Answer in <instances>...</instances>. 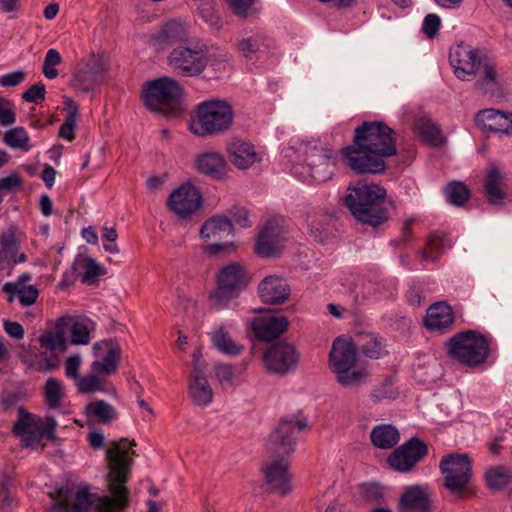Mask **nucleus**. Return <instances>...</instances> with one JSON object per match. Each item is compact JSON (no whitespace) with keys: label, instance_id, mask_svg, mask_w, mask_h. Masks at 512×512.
I'll return each instance as SVG.
<instances>
[{"label":"nucleus","instance_id":"36","mask_svg":"<svg viewBox=\"0 0 512 512\" xmlns=\"http://www.w3.org/2000/svg\"><path fill=\"white\" fill-rule=\"evenodd\" d=\"M211 340L220 352L229 356L239 355L243 350L241 345L232 340L224 325L215 328L211 332Z\"/></svg>","mask_w":512,"mask_h":512},{"label":"nucleus","instance_id":"18","mask_svg":"<svg viewBox=\"0 0 512 512\" xmlns=\"http://www.w3.org/2000/svg\"><path fill=\"white\" fill-rule=\"evenodd\" d=\"M283 229L277 219L268 220L259 231L255 242V252L260 257L276 255L282 246Z\"/></svg>","mask_w":512,"mask_h":512},{"label":"nucleus","instance_id":"1","mask_svg":"<svg viewBox=\"0 0 512 512\" xmlns=\"http://www.w3.org/2000/svg\"><path fill=\"white\" fill-rule=\"evenodd\" d=\"M136 446L134 440L121 438L110 442L106 450L109 473L107 474L108 489L113 496L91 493L88 486L79 488L76 492L68 487H61L50 497L56 502L50 507V512H114V508L123 509L129 504V491L125 484L129 480L131 465Z\"/></svg>","mask_w":512,"mask_h":512},{"label":"nucleus","instance_id":"44","mask_svg":"<svg viewBox=\"0 0 512 512\" xmlns=\"http://www.w3.org/2000/svg\"><path fill=\"white\" fill-rule=\"evenodd\" d=\"M65 104L68 106L69 112L65 117L64 123L59 128V136L67 141H73L75 138L74 130L79 107L71 99L65 101Z\"/></svg>","mask_w":512,"mask_h":512},{"label":"nucleus","instance_id":"47","mask_svg":"<svg viewBox=\"0 0 512 512\" xmlns=\"http://www.w3.org/2000/svg\"><path fill=\"white\" fill-rule=\"evenodd\" d=\"M102 81L91 72V70L86 69L85 67L74 74L73 83L75 88L83 91L89 92L94 89V87L100 84Z\"/></svg>","mask_w":512,"mask_h":512},{"label":"nucleus","instance_id":"45","mask_svg":"<svg viewBox=\"0 0 512 512\" xmlns=\"http://www.w3.org/2000/svg\"><path fill=\"white\" fill-rule=\"evenodd\" d=\"M86 412L102 423H108L116 416L114 407L104 400H96L89 403L86 407Z\"/></svg>","mask_w":512,"mask_h":512},{"label":"nucleus","instance_id":"49","mask_svg":"<svg viewBox=\"0 0 512 512\" xmlns=\"http://www.w3.org/2000/svg\"><path fill=\"white\" fill-rule=\"evenodd\" d=\"M90 341L89 327L84 322H75L71 328V342L75 345H86Z\"/></svg>","mask_w":512,"mask_h":512},{"label":"nucleus","instance_id":"54","mask_svg":"<svg viewBox=\"0 0 512 512\" xmlns=\"http://www.w3.org/2000/svg\"><path fill=\"white\" fill-rule=\"evenodd\" d=\"M85 271L82 276L83 283H91L101 275L102 267L92 258H87L84 265Z\"/></svg>","mask_w":512,"mask_h":512},{"label":"nucleus","instance_id":"4","mask_svg":"<svg viewBox=\"0 0 512 512\" xmlns=\"http://www.w3.org/2000/svg\"><path fill=\"white\" fill-rule=\"evenodd\" d=\"M386 190L376 184H362L350 188L344 202L353 217L362 224L376 228L388 218Z\"/></svg>","mask_w":512,"mask_h":512},{"label":"nucleus","instance_id":"24","mask_svg":"<svg viewBox=\"0 0 512 512\" xmlns=\"http://www.w3.org/2000/svg\"><path fill=\"white\" fill-rule=\"evenodd\" d=\"M288 328V320L285 316L265 315L255 318L252 330L255 337L261 341H272L283 334Z\"/></svg>","mask_w":512,"mask_h":512},{"label":"nucleus","instance_id":"39","mask_svg":"<svg viewBox=\"0 0 512 512\" xmlns=\"http://www.w3.org/2000/svg\"><path fill=\"white\" fill-rule=\"evenodd\" d=\"M60 321L55 331H45L39 336V344L48 351H64L66 349L65 332L60 329Z\"/></svg>","mask_w":512,"mask_h":512},{"label":"nucleus","instance_id":"5","mask_svg":"<svg viewBox=\"0 0 512 512\" xmlns=\"http://www.w3.org/2000/svg\"><path fill=\"white\" fill-rule=\"evenodd\" d=\"M443 477L442 486L454 500H464L476 494L473 483L472 463L465 453L444 455L439 462Z\"/></svg>","mask_w":512,"mask_h":512},{"label":"nucleus","instance_id":"64","mask_svg":"<svg viewBox=\"0 0 512 512\" xmlns=\"http://www.w3.org/2000/svg\"><path fill=\"white\" fill-rule=\"evenodd\" d=\"M14 484V479L10 471L4 470L0 473V494L9 492L10 487Z\"/></svg>","mask_w":512,"mask_h":512},{"label":"nucleus","instance_id":"60","mask_svg":"<svg viewBox=\"0 0 512 512\" xmlns=\"http://www.w3.org/2000/svg\"><path fill=\"white\" fill-rule=\"evenodd\" d=\"M81 358L79 355L70 356L65 363V374L68 378L79 379Z\"/></svg>","mask_w":512,"mask_h":512},{"label":"nucleus","instance_id":"42","mask_svg":"<svg viewBox=\"0 0 512 512\" xmlns=\"http://www.w3.org/2000/svg\"><path fill=\"white\" fill-rule=\"evenodd\" d=\"M43 395L50 409L60 408L64 397L61 382L56 378H49L43 387Z\"/></svg>","mask_w":512,"mask_h":512},{"label":"nucleus","instance_id":"61","mask_svg":"<svg viewBox=\"0 0 512 512\" xmlns=\"http://www.w3.org/2000/svg\"><path fill=\"white\" fill-rule=\"evenodd\" d=\"M233 221L241 226L242 228H248L252 226V221L249 219V212L244 207H236L232 213Z\"/></svg>","mask_w":512,"mask_h":512},{"label":"nucleus","instance_id":"26","mask_svg":"<svg viewBox=\"0 0 512 512\" xmlns=\"http://www.w3.org/2000/svg\"><path fill=\"white\" fill-rule=\"evenodd\" d=\"M477 74L476 85L479 90L490 96H500L502 94L496 65L487 55L481 59L477 68Z\"/></svg>","mask_w":512,"mask_h":512},{"label":"nucleus","instance_id":"34","mask_svg":"<svg viewBox=\"0 0 512 512\" xmlns=\"http://www.w3.org/2000/svg\"><path fill=\"white\" fill-rule=\"evenodd\" d=\"M196 166L200 173L219 178L226 167V160L219 153L208 152L197 158Z\"/></svg>","mask_w":512,"mask_h":512},{"label":"nucleus","instance_id":"46","mask_svg":"<svg viewBox=\"0 0 512 512\" xmlns=\"http://www.w3.org/2000/svg\"><path fill=\"white\" fill-rule=\"evenodd\" d=\"M236 46L242 56L252 58L263 46V37L260 34L243 37L237 41Z\"/></svg>","mask_w":512,"mask_h":512},{"label":"nucleus","instance_id":"63","mask_svg":"<svg viewBox=\"0 0 512 512\" xmlns=\"http://www.w3.org/2000/svg\"><path fill=\"white\" fill-rule=\"evenodd\" d=\"M4 330L10 337L17 340H21L25 333L23 326L15 321H5Z\"/></svg>","mask_w":512,"mask_h":512},{"label":"nucleus","instance_id":"22","mask_svg":"<svg viewBox=\"0 0 512 512\" xmlns=\"http://www.w3.org/2000/svg\"><path fill=\"white\" fill-rule=\"evenodd\" d=\"M431 498L428 488L411 485L404 489L398 501L399 512H430Z\"/></svg>","mask_w":512,"mask_h":512},{"label":"nucleus","instance_id":"52","mask_svg":"<svg viewBox=\"0 0 512 512\" xmlns=\"http://www.w3.org/2000/svg\"><path fill=\"white\" fill-rule=\"evenodd\" d=\"M440 25V17L437 14L430 13L424 18L422 31L428 38L433 39L438 35Z\"/></svg>","mask_w":512,"mask_h":512},{"label":"nucleus","instance_id":"58","mask_svg":"<svg viewBox=\"0 0 512 512\" xmlns=\"http://www.w3.org/2000/svg\"><path fill=\"white\" fill-rule=\"evenodd\" d=\"M59 366V359L56 355L41 358L36 361L35 369L39 372L47 373L56 370Z\"/></svg>","mask_w":512,"mask_h":512},{"label":"nucleus","instance_id":"13","mask_svg":"<svg viewBox=\"0 0 512 512\" xmlns=\"http://www.w3.org/2000/svg\"><path fill=\"white\" fill-rule=\"evenodd\" d=\"M300 149L305 155L304 162L311 179L316 183L330 180L337 163V152L319 142L302 143Z\"/></svg>","mask_w":512,"mask_h":512},{"label":"nucleus","instance_id":"11","mask_svg":"<svg viewBox=\"0 0 512 512\" xmlns=\"http://www.w3.org/2000/svg\"><path fill=\"white\" fill-rule=\"evenodd\" d=\"M248 284L249 276L245 266L237 262L229 263L219 270L217 286L210 298L217 309H222L237 298Z\"/></svg>","mask_w":512,"mask_h":512},{"label":"nucleus","instance_id":"53","mask_svg":"<svg viewBox=\"0 0 512 512\" xmlns=\"http://www.w3.org/2000/svg\"><path fill=\"white\" fill-rule=\"evenodd\" d=\"M46 89L42 83L33 84L22 94V99L29 103H39L45 99Z\"/></svg>","mask_w":512,"mask_h":512},{"label":"nucleus","instance_id":"14","mask_svg":"<svg viewBox=\"0 0 512 512\" xmlns=\"http://www.w3.org/2000/svg\"><path fill=\"white\" fill-rule=\"evenodd\" d=\"M484 57L485 54L480 50L463 42L453 45L449 51L450 65L455 76L462 81L476 77L477 68Z\"/></svg>","mask_w":512,"mask_h":512},{"label":"nucleus","instance_id":"59","mask_svg":"<svg viewBox=\"0 0 512 512\" xmlns=\"http://www.w3.org/2000/svg\"><path fill=\"white\" fill-rule=\"evenodd\" d=\"M25 72L15 71L0 76V85L3 87H15L19 85L25 79Z\"/></svg>","mask_w":512,"mask_h":512},{"label":"nucleus","instance_id":"8","mask_svg":"<svg viewBox=\"0 0 512 512\" xmlns=\"http://www.w3.org/2000/svg\"><path fill=\"white\" fill-rule=\"evenodd\" d=\"M448 355L468 367L483 364L490 354V341L474 330L455 334L446 343Z\"/></svg>","mask_w":512,"mask_h":512},{"label":"nucleus","instance_id":"62","mask_svg":"<svg viewBox=\"0 0 512 512\" xmlns=\"http://www.w3.org/2000/svg\"><path fill=\"white\" fill-rule=\"evenodd\" d=\"M85 68L91 70V72L96 76V78H99L101 81L103 80V75L105 73L106 67L101 58L93 56L89 59V61L85 65Z\"/></svg>","mask_w":512,"mask_h":512},{"label":"nucleus","instance_id":"23","mask_svg":"<svg viewBox=\"0 0 512 512\" xmlns=\"http://www.w3.org/2000/svg\"><path fill=\"white\" fill-rule=\"evenodd\" d=\"M258 293L264 303L277 305L289 298L291 289L283 277L269 275L259 283Z\"/></svg>","mask_w":512,"mask_h":512},{"label":"nucleus","instance_id":"38","mask_svg":"<svg viewBox=\"0 0 512 512\" xmlns=\"http://www.w3.org/2000/svg\"><path fill=\"white\" fill-rule=\"evenodd\" d=\"M3 292L11 296L17 295L19 302L23 306L34 304L38 298V289L33 285L20 286L18 283L7 282L3 286Z\"/></svg>","mask_w":512,"mask_h":512},{"label":"nucleus","instance_id":"12","mask_svg":"<svg viewBox=\"0 0 512 512\" xmlns=\"http://www.w3.org/2000/svg\"><path fill=\"white\" fill-rule=\"evenodd\" d=\"M207 45L197 42L193 45H178L173 48L168 57L169 67L183 77L199 76L208 65Z\"/></svg>","mask_w":512,"mask_h":512},{"label":"nucleus","instance_id":"56","mask_svg":"<svg viewBox=\"0 0 512 512\" xmlns=\"http://www.w3.org/2000/svg\"><path fill=\"white\" fill-rule=\"evenodd\" d=\"M232 12L240 17H246L255 0H226Z\"/></svg>","mask_w":512,"mask_h":512},{"label":"nucleus","instance_id":"21","mask_svg":"<svg viewBox=\"0 0 512 512\" xmlns=\"http://www.w3.org/2000/svg\"><path fill=\"white\" fill-rule=\"evenodd\" d=\"M19 250L20 243L17 239L16 228L9 227L0 234V270L26 262V254Z\"/></svg>","mask_w":512,"mask_h":512},{"label":"nucleus","instance_id":"2","mask_svg":"<svg viewBox=\"0 0 512 512\" xmlns=\"http://www.w3.org/2000/svg\"><path fill=\"white\" fill-rule=\"evenodd\" d=\"M396 153L395 131L380 121H365L356 127L352 143L340 150L345 165L356 174L384 172L385 159Z\"/></svg>","mask_w":512,"mask_h":512},{"label":"nucleus","instance_id":"6","mask_svg":"<svg viewBox=\"0 0 512 512\" xmlns=\"http://www.w3.org/2000/svg\"><path fill=\"white\" fill-rule=\"evenodd\" d=\"M357 347L353 339L337 337L329 353V367L343 387H354L365 381L368 372L364 368L354 369L357 362Z\"/></svg>","mask_w":512,"mask_h":512},{"label":"nucleus","instance_id":"28","mask_svg":"<svg viewBox=\"0 0 512 512\" xmlns=\"http://www.w3.org/2000/svg\"><path fill=\"white\" fill-rule=\"evenodd\" d=\"M453 322L454 313L452 308L444 302L431 305L424 319L425 327L433 332H444L452 326Z\"/></svg>","mask_w":512,"mask_h":512},{"label":"nucleus","instance_id":"41","mask_svg":"<svg viewBox=\"0 0 512 512\" xmlns=\"http://www.w3.org/2000/svg\"><path fill=\"white\" fill-rule=\"evenodd\" d=\"M447 201L455 206H463L470 198V189L463 182L452 181L444 188Z\"/></svg>","mask_w":512,"mask_h":512},{"label":"nucleus","instance_id":"16","mask_svg":"<svg viewBox=\"0 0 512 512\" xmlns=\"http://www.w3.org/2000/svg\"><path fill=\"white\" fill-rule=\"evenodd\" d=\"M263 360L268 371L283 376L296 369L299 353L293 345L281 341L266 349Z\"/></svg>","mask_w":512,"mask_h":512},{"label":"nucleus","instance_id":"55","mask_svg":"<svg viewBox=\"0 0 512 512\" xmlns=\"http://www.w3.org/2000/svg\"><path fill=\"white\" fill-rule=\"evenodd\" d=\"M21 185L22 180L17 174H11L0 178V195L3 197L5 193L13 192L19 189Z\"/></svg>","mask_w":512,"mask_h":512},{"label":"nucleus","instance_id":"27","mask_svg":"<svg viewBox=\"0 0 512 512\" xmlns=\"http://www.w3.org/2000/svg\"><path fill=\"white\" fill-rule=\"evenodd\" d=\"M230 162L238 169H248L261 158L255 147L243 140H233L227 148Z\"/></svg>","mask_w":512,"mask_h":512},{"label":"nucleus","instance_id":"31","mask_svg":"<svg viewBox=\"0 0 512 512\" xmlns=\"http://www.w3.org/2000/svg\"><path fill=\"white\" fill-rule=\"evenodd\" d=\"M370 440L379 449H391L399 443L400 433L391 424H380L371 430Z\"/></svg>","mask_w":512,"mask_h":512},{"label":"nucleus","instance_id":"50","mask_svg":"<svg viewBox=\"0 0 512 512\" xmlns=\"http://www.w3.org/2000/svg\"><path fill=\"white\" fill-rule=\"evenodd\" d=\"M77 388L80 393L86 394L102 390V384L97 375L90 374L78 379Z\"/></svg>","mask_w":512,"mask_h":512},{"label":"nucleus","instance_id":"35","mask_svg":"<svg viewBox=\"0 0 512 512\" xmlns=\"http://www.w3.org/2000/svg\"><path fill=\"white\" fill-rule=\"evenodd\" d=\"M484 479L488 488L503 490L512 483V468L507 466H494L486 470Z\"/></svg>","mask_w":512,"mask_h":512},{"label":"nucleus","instance_id":"57","mask_svg":"<svg viewBox=\"0 0 512 512\" xmlns=\"http://www.w3.org/2000/svg\"><path fill=\"white\" fill-rule=\"evenodd\" d=\"M214 373L220 383H230L234 378V369L228 364L215 365Z\"/></svg>","mask_w":512,"mask_h":512},{"label":"nucleus","instance_id":"40","mask_svg":"<svg viewBox=\"0 0 512 512\" xmlns=\"http://www.w3.org/2000/svg\"><path fill=\"white\" fill-rule=\"evenodd\" d=\"M3 142L13 149L28 152L31 149L30 137L23 127L7 130L3 135Z\"/></svg>","mask_w":512,"mask_h":512},{"label":"nucleus","instance_id":"48","mask_svg":"<svg viewBox=\"0 0 512 512\" xmlns=\"http://www.w3.org/2000/svg\"><path fill=\"white\" fill-rule=\"evenodd\" d=\"M199 12L203 20L212 28L220 29L221 21L220 17L215 10L214 3L207 1L201 4Z\"/></svg>","mask_w":512,"mask_h":512},{"label":"nucleus","instance_id":"37","mask_svg":"<svg viewBox=\"0 0 512 512\" xmlns=\"http://www.w3.org/2000/svg\"><path fill=\"white\" fill-rule=\"evenodd\" d=\"M451 247L450 239L446 235L433 233L428 238L426 247L420 252L425 261H436L439 256Z\"/></svg>","mask_w":512,"mask_h":512},{"label":"nucleus","instance_id":"7","mask_svg":"<svg viewBox=\"0 0 512 512\" xmlns=\"http://www.w3.org/2000/svg\"><path fill=\"white\" fill-rule=\"evenodd\" d=\"M183 92L177 80L164 76L147 81L143 85L141 98L150 111L174 115L181 111Z\"/></svg>","mask_w":512,"mask_h":512},{"label":"nucleus","instance_id":"30","mask_svg":"<svg viewBox=\"0 0 512 512\" xmlns=\"http://www.w3.org/2000/svg\"><path fill=\"white\" fill-rule=\"evenodd\" d=\"M353 340L357 349L366 357L379 359L387 353L383 339L375 333L360 332Z\"/></svg>","mask_w":512,"mask_h":512},{"label":"nucleus","instance_id":"20","mask_svg":"<svg viewBox=\"0 0 512 512\" xmlns=\"http://www.w3.org/2000/svg\"><path fill=\"white\" fill-rule=\"evenodd\" d=\"M475 123L483 132L512 135V113L483 109L476 114Z\"/></svg>","mask_w":512,"mask_h":512},{"label":"nucleus","instance_id":"51","mask_svg":"<svg viewBox=\"0 0 512 512\" xmlns=\"http://www.w3.org/2000/svg\"><path fill=\"white\" fill-rule=\"evenodd\" d=\"M16 122L14 105L4 97H0V125L11 126Z\"/></svg>","mask_w":512,"mask_h":512},{"label":"nucleus","instance_id":"25","mask_svg":"<svg viewBox=\"0 0 512 512\" xmlns=\"http://www.w3.org/2000/svg\"><path fill=\"white\" fill-rule=\"evenodd\" d=\"M188 38V26L179 20L172 19L166 22L159 32L152 34L151 43L159 49L176 43L185 42Z\"/></svg>","mask_w":512,"mask_h":512},{"label":"nucleus","instance_id":"33","mask_svg":"<svg viewBox=\"0 0 512 512\" xmlns=\"http://www.w3.org/2000/svg\"><path fill=\"white\" fill-rule=\"evenodd\" d=\"M231 220L224 216H213L201 227L200 235L203 239H222L232 233Z\"/></svg>","mask_w":512,"mask_h":512},{"label":"nucleus","instance_id":"43","mask_svg":"<svg viewBox=\"0 0 512 512\" xmlns=\"http://www.w3.org/2000/svg\"><path fill=\"white\" fill-rule=\"evenodd\" d=\"M120 362V349L118 347L110 348L102 361H94L92 370L94 373H105L110 375L114 373Z\"/></svg>","mask_w":512,"mask_h":512},{"label":"nucleus","instance_id":"29","mask_svg":"<svg viewBox=\"0 0 512 512\" xmlns=\"http://www.w3.org/2000/svg\"><path fill=\"white\" fill-rule=\"evenodd\" d=\"M484 194L489 204L501 206L506 196L504 175L493 166L490 167L484 178Z\"/></svg>","mask_w":512,"mask_h":512},{"label":"nucleus","instance_id":"19","mask_svg":"<svg viewBox=\"0 0 512 512\" xmlns=\"http://www.w3.org/2000/svg\"><path fill=\"white\" fill-rule=\"evenodd\" d=\"M205 364L195 358L189 379V393L194 403L207 406L212 402L213 390L205 377Z\"/></svg>","mask_w":512,"mask_h":512},{"label":"nucleus","instance_id":"15","mask_svg":"<svg viewBox=\"0 0 512 512\" xmlns=\"http://www.w3.org/2000/svg\"><path fill=\"white\" fill-rule=\"evenodd\" d=\"M428 446L417 437H413L396 448L387 458L389 466L397 472L406 473L428 455Z\"/></svg>","mask_w":512,"mask_h":512},{"label":"nucleus","instance_id":"10","mask_svg":"<svg viewBox=\"0 0 512 512\" xmlns=\"http://www.w3.org/2000/svg\"><path fill=\"white\" fill-rule=\"evenodd\" d=\"M56 421L53 417L46 420L27 412L25 408L19 407L18 417L12 427L13 435L18 438L23 447H35L44 438L55 439Z\"/></svg>","mask_w":512,"mask_h":512},{"label":"nucleus","instance_id":"17","mask_svg":"<svg viewBox=\"0 0 512 512\" xmlns=\"http://www.w3.org/2000/svg\"><path fill=\"white\" fill-rule=\"evenodd\" d=\"M202 204L200 191L191 184L181 185L168 198V208L185 219L194 214Z\"/></svg>","mask_w":512,"mask_h":512},{"label":"nucleus","instance_id":"3","mask_svg":"<svg viewBox=\"0 0 512 512\" xmlns=\"http://www.w3.org/2000/svg\"><path fill=\"white\" fill-rule=\"evenodd\" d=\"M307 427L304 419L296 416H285L280 419L277 427L270 434L267 449L271 459L263 465L262 471L267 485L273 492L285 495L291 491V475L288 471L287 458L294 452L295 434Z\"/></svg>","mask_w":512,"mask_h":512},{"label":"nucleus","instance_id":"32","mask_svg":"<svg viewBox=\"0 0 512 512\" xmlns=\"http://www.w3.org/2000/svg\"><path fill=\"white\" fill-rule=\"evenodd\" d=\"M414 132L418 134L425 143L434 147L442 146L446 142L438 126L427 117H419L416 119Z\"/></svg>","mask_w":512,"mask_h":512},{"label":"nucleus","instance_id":"9","mask_svg":"<svg viewBox=\"0 0 512 512\" xmlns=\"http://www.w3.org/2000/svg\"><path fill=\"white\" fill-rule=\"evenodd\" d=\"M232 107L224 100H207L197 106L191 131L198 136L216 135L228 130L233 122Z\"/></svg>","mask_w":512,"mask_h":512}]
</instances>
